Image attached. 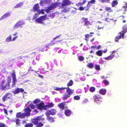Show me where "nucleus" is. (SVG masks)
Masks as SVG:
<instances>
[{"mask_svg": "<svg viewBox=\"0 0 127 127\" xmlns=\"http://www.w3.org/2000/svg\"><path fill=\"white\" fill-rule=\"evenodd\" d=\"M64 113L65 115L68 117L70 116L71 115V110L69 109H66L64 111Z\"/></svg>", "mask_w": 127, "mask_h": 127, "instance_id": "nucleus-19", "label": "nucleus"}, {"mask_svg": "<svg viewBox=\"0 0 127 127\" xmlns=\"http://www.w3.org/2000/svg\"><path fill=\"white\" fill-rule=\"evenodd\" d=\"M123 30L121 32L122 34H124L126 33L127 31V25H125L123 27Z\"/></svg>", "mask_w": 127, "mask_h": 127, "instance_id": "nucleus-23", "label": "nucleus"}, {"mask_svg": "<svg viewBox=\"0 0 127 127\" xmlns=\"http://www.w3.org/2000/svg\"><path fill=\"white\" fill-rule=\"evenodd\" d=\"M111 20V19H110L109 18H107L105 19V21H106V22H110V21Z\"/></svg>", "mask_w": 127, "mask_h": 127, "instance_id": "nucleus-55", "label": "nucleus"}, {"mask_svg": "<svg viewBox=\"0 0 127 127\" xmlns=\"http://www.w3.org/2000/svg\"><path fill=\"white\" fill-rule=\"evenodd\" d=\"M47 120L49 122L51 123H53L54 122V118L50 116L46 115Z\"/></svg>", "mask_w": 127, "mask_h": 127, "instance_id": "nucleus-17", "label": "nucleus"}, {"mask_svg": "<svg viewBox=\"0 0 127 127\" xmlns=\"http://www.w3.org/2000/svg\"><path fill=\"white\" fill-rule=\"evenodd\" d=\"M7 83L5 84V81L4 80H2L1 82L0 83V89L3 90L6 88L7 87V89H9L10 88V83L11 82V77L10 76H8L7 79Z\"/></svg>", "mask_w": 127, "mask_h": 127, "instance_id": "nucleus-2", "label": "nucleus"}, {"mask_svg": "<svg viewBox=\"0 0 127 127\" xmlns=\"http://www.w3.org/2000/svg\"><path fill=\"white\" fill-rule=\"evenodd\" d=\"M38 74V76L39 77H41V78H43V76L40 75V74Z\"/></svg>", "mask_w": 127, "mask_h": 127, "instance_id": "nucleus-62", "label": "nucleus"}, {"mask_svg": "<svg viewBox=\"0 0 127 127\" xmlns=\"http://www.w3.org/2000/svg\"><path fill=\"white\" fill-rule=\"evenodd\" d=\"M19 93H23L24 92V89L22 88H19Z\"/></svg>", "mask_w": 127, "mask_h": 127, "instance_id": "nucleus-50", "label": "nucleus"}, {"mask_svg": "<svg viewBox=\"0 0 127 127\" xmlns=\"http://www.w3.org/2000/svg\"><path fill=\"white\" fill-rule=\"evenodd\" d=\"M5 127V124L1 123H0V127Z\"/></svg>", "mask_w": 127, "mask_h": 127, "instance_id": "nucleus-53", "label": "nucleus"}, {"mask_svg": "<svg viewBox=\"0 0 127 127\" xmlns=\"http://www.w3.org/2000/svg\"><path fill=\"white\" fill-rule=\"evenodd\" d=\"M96 54L98 56H102V50H99L96 52Z\"/></svg>", "mask_w": 127, "mask_h": 127, "instance_id": "nucleus-27", "label": "nucleus"}, {"mask_svg": "<svg viewBox=\"0 0 127 127\" xmlns=\"http://www.w3.org/2000/svg\"><path fill=\"white\" fill-rule=\"evenodd\" d=\"M54 105V104L52 102H48L47 103V105H46V106H47L48 108H51L53 107Z\"/></svg>", "mask_w": 127, "mask_h": 127, "instance_id": "nucleus-30", "label": "nucleus"}, {"mask_svg": "<svg viewBox=\"0 0 127 127\" xmlns=\"http://www.w3.org/2000/svg\"><path fill=\"white\" fill-rule=\"evenodd\" d=\"M95 0H91L88 2L87 4L88 5H89L90 6L92 5L93 4H95Z\"/></svg>", "mask_w": 127, "mask_h": 127, "instance_id": "nucleus-25", "label": "nucleus"}, {"mask_svg": "<svg viewBox=\"0 0 127 127\" xmlns=\"http://www.w3.org/2000/svg\"><path fill=\"white\" fill-rule=\"evenodd\" d=\"M104 84L106 85H108L109 84V82L105 79V80H103V81Z\"/></svg>", "mask_w": 127, "mask_h": 127, "instance_id": "nucleus-42", "label": "nucleus"}, {"mask_svg": "<svg viewBox=\"0 0 127 127\" xmlns=\"http://www.w3.org/2000/svg\"><path fill=\"white\" fill-rule=\"evenodd\" d=\"M93 99L95 102L99 103L102 102L103 98L99 95L95 94L93 96Z\"/></svg>", "mask_w": 127, "mask_h": 127, "instance_id": "nucleus-4", "label": "nucleus"}, {"mask_svg": "<svg viewBox=\"0 0 127 127\" xmlns=\"http://www.w3.org/2000/svg\"><path fill=\"white\" fill-rule=\"evenodd\" d=\"M95 38H93L91 39L90 40V41L91 42H92L95 39Z\"/></svg>", "mask_w": 127, "mask_h": 127, "instance_id": "nucleus-64", "label": "nucleus"}, {"mask_svg": "<svg viewBox=\"0 0 127 127\" xmlns=\"http://www.w3.org/2000/svg\"><path fill=\"white\" fill-rule=\"evenodd\" d=\"M95 69L97 70H99L100 69V66L99 65H95Z\"/></svg>", "mask_w": 127, "mask_h": 127, "instance_id": "nucleus-45", "label": "nucleus"}, {"mask_svg": "<svg viewBox=\"0 0 127 127\" xmlns=\"http://www.w3.org/2000/svg\"><path fill=\"white\" fill-rule=\"evenodd\" d=\"M68 8H64L63 10H62V12L63 13H66L67 12H68L70 10V8H68Z\"/></svg>", "mask_w": 127, "mask_h": 127, "instance_id": "nucleus-39", "label": "nucleus"}, {"mask_svg": "<svg viewBox=\"0 0 127 127\" xmlns=\"http://www.w3.org/2000/svg\"><path fill=\"white\" fill-rule=\"evenodd\" d=\"M106 90L105 89H101L99 91V93L102 95H105L106 92Z\"/></svg>", "mask_w": 127, "mask_h": 127, "instance_id": "nucleus-20", "label": "nucleus"}, {"mask_svg": "<svg viewBox=\"0 0 127 127\" xmlns=\"http://www.w3.org/2000/svg\"><path fill=\"white\" fill-rule=\"evenodd\" d=\"M57 6L56 4L54 3L51 4L48 8L47 10H52L56 8Z\"/></svg>", "mask_w": 127, "mask_h": 127, "instance_id": "nucleus-16", "label": "nucleus"}, {"mask_svg": "<svg viewBox=\"0 0 127 127\" xmlns=\"http://www.w3.org/2000/svg\"><path fill=\"white\" fill-rule=\"evenodd\" d=\"M33 124L32 123H29L26 124L24 126L25 127H32Z\"/></svg>", "mask_w": 127, "mask_h": 127, "instance_id": "nucleus-34", "label": "nucleus"}, {"mask_svg": "<svg viewBox=\"0 0 127 127\" xmlns=\"http://www.w3.org/2000/svg\"><path fill=\"white\" fill-rule=\"evenodd\" d=\"M13 72L11 74V75L12 76L13 78V80L12 81L13 83L12 85V87H14L16 84V82L17 81V80L16 79V75L15 74V72L14 70L13 71Z\"/></svg>", "mask_w": 127, "mask_h": 127, "instance_id": "nucleus-6", "label": "nucleus"}, {"mask_svg": "<svg viewBox=\"0 0 127 127\" xmlns=\"http://www.w3.org/2000/svg\"><path fill=\"white\" fill-rule=\"evenodd\" d=\"M89 90L91 92H93L95 91V88L94 87H91L90 88Z\"/></svg>", "mask_w": 127, "mask_h": 127, "instance_id": "nucleus-40", "label": "nucleus"}, {"mask_svg": "<svg viewBox=\"0 0 127 127\" xmlns=\"http://www.w3.org/2000/svg\"><path fill=\"white\" fill-rule=\"evenodd\" d=\"M56 110L55 109H51L47 111L45 114L46 115L50 116V115H55L56 113Z\"/></svg>", "mask_w": 127, "mask_h": 127, "instance_id": "nucleus-7", "label": "nucleus"}, {"mask_svg": "<svg viewBox=\"0 0 127 127\" xmlns=\"http://www.w3.org/2000/svg\"><path fill=\"white\" fill-rule=\"evenodd\" d=\"M73 84V82L72 80H70L67 83V85L68 87L71 86Z\"/></svg>", "mask_w": 127, "mask_h": 127, "instance_id": "nucleus-36", "label": "nucleus"}, {"mask_svg": "<svg viewBox=\"0 0 127 127\" xmlns=\"http://www.w3.org/2000/svg\"><path fill=\"white\" fill-rule=\"evenodd\" d=\"M81 21L84 24L83 26L87 27L90 25V22L88 20V18L85 17H82L81 18Z\"/></svg>", "mask_w": 127, "mask_h": 127, "instance_id": "nucleus-5", "label": "nucleus"}, {"mask_svg": "<svg viewBox=\"0 0 127 127\" xmlns=\"http://www.w3.org/2000/svg\"><path fill=\"white\" fill-rule=\"evenodd\" d=\"M11 35H10L6 39V41L8 42L12 41Z\"/></svg>", "mask_w": 127, "mask_h": 127, "instance_id": "nucleus-33", "label": "nucleus"}, {"mask_svg": "<svg viewBox=\"0 0 127 127\" xmlns=\"http://www.w3.org/2000/svg\"><path fill=\"white\" fill-rule=\"evenodd\" d=\"M18 34V32H16L15 33H14L12 34V35L13 36H15L17 35Z\"/></svg>", "mask_w": 127, "mask_h": 127, "instance_id": "nucleus-60", "label": "nucleus"}, {"mask_svg": "<svg viewBox=\"0 0 127 127\" xmlns=\"http://www.w3.org/2000/svg\"><path fill=\"white\" fill-rule=\"evenodd\" d=\"M73 98L74 100H78L80 99V97L78 95H75L73 97Z\"/></svg>", "mask_w": 127, "mask_h": 127, "instance_id": "nucleus-41", "label": "nucleus"}, {"mask_svg": "<svg viewBox=\"0 0 127 127\" xmlns=\"http://www.w3.org/2000/svg\"><path fill=\"white\" fill-rule=\"evenodd\" d=\"M52 46L51 45V44L50 43V42L49 43L47 44L46 46V47H48L49 46Z\"/></svg>", "mask_w": 127, "mask_h": 127, "instance_id": "nucleus-56", "label": "nucleus"}, {"mask_svg": "<svg viewBox=\"0 0 127 127\" xmlns=\"http://www.w3.org/2000/svg\"><path fill=\"white\" fill-rule=\"evenodd\" d=\"M120 35L119 36H118L116 37L115 39V41L118 42L119 39H120L121 37L123 38L124 37V35L123 34H122L121 32H120Z\"/></svg>", "mask_w": 127, "mask_h": 127, "instance_id": "nucleus-22", "label": "nucleus"}, {"mask_svg": "<svg viewBox=\"0 0 127 127\" xmlns=\"http://www.w3.org/2000/svg\"><path fill=\"white\" fill-rule=\"evenodd\" d=\"M103 59L104 60H112L110 55L108 56L107 57H104L103 58Z\"/></svg>", "mask_w": 127, "mask_h": 127, "instance_id": "nucleus-46", "label": "nucleus"}, {"mask_svg": "<svg viewBox=\"0 0 127 127\" xmlns=\"http://www.w3.org/2000/svg\"><path fill=\"white\" fill-rule=\"evenodd\" d=\"M79 60L80 61H82L84 59V57L82 56H79L78 57Z\"/></svg>", "mask_w": 127, "mask_h": 127, "instance_id": "nucleus-51", "label": "nucleus"}, {"mask_svg": "<svg viewBox=\"0 0 127 127\" xmlns=\"http://www.w3.org/2000/svg\"><path fill=\"white\" fill-rule=\"evenodd\" d=\"M42 116H40L37 117L36 118H33L32 120V122L34 125H36L37 127H41L43 126V124L41 122L39 121L40 120H44V118H42Z\"/></svg>", "mask_w": 127, "mask_h": 127, "instance_id": "nucleus-3", "label": "nucleus"}, {"mask_svg": "<svg viewBox=\"0 0 127 127\" xmlns=\"http://www.w3.org/2000/svg\"><path fill=\"white\" fill-rule=\"evenodd\" d=\"M90 7V6L89 5H88V4H87V6L86 7H84V9H85L86 11H87L88 10Z\"/></svg>", "mask_w": 127, "mask_h": 127, "instance_id": "nucleus-49", "label": "nucleus"}, {"mask_svg": "<svg viewBox=\"0 0 127 127\" xmlns=\"http://www.w3.org/2000/svg\"><path fill=\"white\" fill-rule=\"evenodd\" d=\"M61 34H60L59 35L57 36L56 37L53 38V40H51V42H50V43H51V45H54V44H55V43L54 42V40H55L58 37H59L61 36Z\"/></svg>", "mask_w": 127, "mask_h": 127, "instance_id": "nucleus-28", "label": "nucleus"}, {"mask_svg": "<svg viewBox=\"0 0 127 127\" xmlns=\"http://www.w3.org/2000/svg\"><path fill=\"white\" fill-rule=\"evenodd\" d=\"M78 6L80 5L81 6L83 5L82 2H80L78 3L77 4Z\"/></svg>", "mask_w": 127, "mask_h": 127, "instance_id": "nucleus-57", "label": "nucleus"}, {"mask_svg": "<svg viewBox=\"0 0 127 127\" xmlns=\"http://www.w3.org/2000/svg\"><path fill=\"white\" fill-rule=\"evenodd\" d=\"M107 51V49H105L104 51H102V52H103L104 53H106Z\"/></svg>", "mask_w": 127, "mask_h": 127, "instance_id": "nucleus-63", "label": "nucleus"}, {"mask_svg": "<svg viewBox=\"0 0 127 127\" xmlns=\"http://www.w3.org/2000/svg\"><path fill=\"white\" fill-rule=\"evenodd\" d=\"M12 122H14L16 123V125L17 126V127H20L21 126V123L20 121V120L18 119L15 118L12 120Z\"/></svg>", "mask_w": 127, "mask_h": 127, "instance_id": "nucleus-14", "label": "nucleus"}, {"mask_svg": "<svg viewBox=\"0 0 127 127\" xmlns=\"http://www.w3.org/2000/svg\"><path fill=\"white\" fill-rule=\"evenodd\" d=\"M65 89L66 90V92L63 94V97H62L63 100H67L70 97V95L73 93L74 90L70 88L69 87L66 88L62 87L61 88L56 87L54 88V90L60 91Z\"/></svg>", "mask_w": 127, "mask_h": 127, "instance_id": "nucleus-1", "label": "nucleus"}, {"mask_svg": "<svg viewBox=\"0 0 127 127\" xmlns=\"http://www.w3.org/2000/svg\"><path fill=\"white\" fill-rule=\"evenodd\" d=\"M71 4V2L69 0H63L61 6L64 7L65 5H70Z\"/></svg>", "mask_w": 127, "mask_h": 127, "instance_id": "nucleus-12", "label": "nucleus"}, {"mask_svg": "<svg viewBox=\"0 0 127 127\" xmlns=\"http://www.w3.org/2000/svg\"><path fill=\"white\" fill-rule=\"evenodd\" d=\"M46 19L45 16H42L37 18L35 20V21H37L38 23L43 24L44 23L43 21L45 20Z\"/></svg>", "mask_w": 127, "mask_h": 127, "instance_id": "nucleus-10", "label": "nucleus"}, {"mask_svg": "<svg viewBox=\"0 0 127 127\" xmlns=\"http://www.w3.org/2000/svg\"><path fill=\"white\" fill-rule=\"evenodd\" d=\"M14 94H16L19 93L18 88L16 89L14 91L12 92Z\"/></svg>", "mask_w": 127, "mask_h": 127, "instance_id": "nucleus-43", "label": "nucleus"}, {"mask_svg": "<svg viewBox=\"0 0 127 127\" xmlns=\"http://www.w3.org/2000/svg\"><path fill=\"white\" fill-rule=\"evenodd\" d=\"M123 8L125 9V11L126 12L127 11V10L126 9L127 8V5L126 6H124L123 7Z\"/></svg>", "mask_w": 127, "mask_h": 127, "instance_id": "nucleus-59", "label": "nucleus"}, {"mask_svg": "<svg viewBox=\"0 0 127 127\" xmlns=\"http://www.w3.org/2000/svg\"><path fill=\"white\" fill-rule=\"evenodd\" d=\"M12 96V95L10 93H7L3 96L2 98L3 101H5L8 99L10 98Z\"/></svg>", "mask_w": 127, "mask_h": 127, "instance_id": "nucleus-9", "label": "nucleus"}, {"mask_svg": "<svg viewBox=\"0 0 127 127\" xmlns=\"http://www.w3.org/2000/svg\"><path fill=\"white\" fill-rule=\"evenodd\" d=\"M118 3V2L117 0H115L113 1L112 3V7H114L116 5H117Z\"/></svg>", "mask_w": 127, "mask_h": 127, "instance_id": "nucleus-37", "label": "nucleus"}, {"mask_svg": "<svg viewBox=\"0 0 127 127\" xmlns=\"http://www.w3.org/2000/svg\"><path fill=\"white\" fill-rule=\"evenodd\" d=\"M58 107L59 108L63 110L64 108V104L63 103H59L58 105Z\"/></svg>", "mask_w": 127, "mask_h": 127, "instance_id": "nucleus-26", "label": "nucleus"}, {"mask_svg": "<svg viewBox=\"0 0 127 127\" xmlns=\"http://www.w3.org/2000/svg\"><path fill=\"white\" fill-rule=\"evenodd\" d=\"M84 9V7H83L82 6H81L78 9L80 11H82Z\"/></svg>", "mask_w": 127, "mask_h": 127, "instance_id": "nucleus-52", "label": "nucleus"}, {"mask_svg": "<svg viewBox=\"0 0 127 127\" xmlns=\"http://www.w3.org/2000/svg\"><path fill=\"white\" fill-rule=\"evenodd\" d=\"M105 9L109 12H111L113 11V10L110 7H106L105 8Z\"/></svg>", "mask_w": 127, "mask_h": 127, "instance_id": "nucleus-35", "label": "nucleus"}, {"mask_svg": "<svg viewBox=\"0 0 127 127\" xmlns=\"http://www.w3.org/2000/svg\"><path fill=\"white\" fill-rule=\"evenodd\" d=\"M38 14L37 13H35L34 14L33 16V19H35L37 17H38Z\"/></svg>", "mask_w": 127, "mask_h": 127, "instance_id": "nucleus-47", "label": "nucleus"}, {"mask_svg": "<svg viewBox=\"0 0 127 127\" xmlns=\"http://www.w3.org/2000/svg\"><path fill=\"white\" fill-rule=\"evenodd\" d=\"M44 105V104L43 103L41 102L37 105V108L39 110H43V105Z\"/></svg>", "mask_w": 127, "mask_h": 127, "instance_id": "nucleus-21", "label": "nucleus"}, {"mask_svg": "<svg viewBox=\"0 0 127 127\" xmlns=\"http://www.w3.org/2000/svg\"><path fill=\"white\" fill-rule=\"evenodd\" d=\"M28 107H30L32 109H33L35 108V106L32 103H31L30 104Z\"/></svg>", "mask_w": 127, "mask_h": 127, "instance_id": "nucleus-38", "label": "nucleus"}, {"mask_svg": "<svg viewBox=\"0 0 127 127\" xmlns=\"http://www.w3.org/2000/svg\"><path fill=\"white\" fill-rule=\"evenodd\" d=\"M47 106H46V105H45V106H44V105H43V109L44 110H46L47 109Z\"/></svg>", "mask_w": 127, "mask_h": 127, "instance_id": "nucleus-54", "label": "nucleus"}, {"mask_svg": "<svg viewBox=\"0 0 127 127\" xmlns=\"http://www.w3.org/2000/svg\"><path fill=\"white\" fill-rule=\"evenodd\" d=\"M40 101H41L39 99H36L33 101V102L34 104H36L37 103H39Z\"/></svg>", "mask_w": 127, "mask_h": 127, "instance_id": "nucleus-44", "label": "nucleus"}, {"mask_svg": "<svg viewBox=\"0 0 127 127\" xmlns=\"http://www.w3.org/2000/svg\"><path fill=\"white\" fill-rule=\"evenodd\" d=\"M18 37V36H17L14 37L12 38V40L13 41H14L16 39V38Z\"/></svg>", "mask_w": 127, "mask_h": 127, "instance_id": "nucleus-58", "label": "nucleus"}, {"mask_svg": "<svg viewBox=\"0 0 127 127\" xmlns=\"http://www.w3.org/2000/svg\"><path fill=\"white\" fill-rule=\"evenodd\" d=\"M24 111L25 112L24 113L26 116L28 117L30 115L31 110L29 107H27L24 109Z\"/></svg>", "mask_w": 127, "mask_h": 127, "instance_id": "nucleus-11", "label": "nucleus"}, {"mask_svg": "<svg viewBox=\"0 0 127 127\" xmlns=\"http://www.w3.org/2000/svg\"><path fill=\"white\" fill-rule=\"evenodd\" d=\"M3 111H4V113L6 115H8V113H7V109L6 108H4L3 109Z\"/></svg>", "mask_w": 127, "mask_h": 127, "instance_id": "nucleus-48", "label": "nucleus"}, {"mask_svg": "<svg viewBox=\"0 0 127 127\" xmlns=\"http://www.w3.org/2000/svg\"><path fill=\"white\" fill-rule=\"evenodd\" d=\"M39 8V7L38 4V3L34 5L33 8V10L34 12L37 11H39V14L41 13V11L40 10L38 9Z\"/></svg>", "mask_w": 127, "mask_h": 127, "instance_id": "nucleus-15", "label": "nucleus"}, {"mask_svg": "<svg viewBox=\"0 0 127 127\" xmlns=\"http://www.w3.org/2000/svg\"><path fill=\"white\" fill-rule=\"evenodd\" d=\"M87 66L88 67L90 68H92L94 67V65L92 63H88Z\"/></svg>", "mask_w": 127, "mask_h": 127, "instance_id": "nucleus-31", "label": "nucleus"}, {"mask_svg": "<svg viewBox=\"0 0 127 127\" xmlns=\"http://www.w3.org/2000/svg\"><path fill=\"white\" fill-rule=\"evenodd\" d=\"M10 16V14L9 13H6L3 15L0 18V20L5 19L6 18Z\"/></svg>", "mask_w": 127, "mask_h": 127, "instance_id": "nucleus-24", "label": "nucleus"}, {"mask_svg": "<svg viewBox=\"0 0 127 127\" xmlns=\"http://www.w3.org/2000/svg\"><path fill=\"white\" fill-rule=\"evenodd\" d=\"M16 117L18 119L20 118L22 119L25 118L26 116L24 113H22L21 112H20L17 113Z\"/></svg>", "mask_w": 127, "mask_h": 127, "instance_id": "nucleus-13", "label": "nucleus"}, {"mask_svg": "<svg viewBox=\"0 0 127 127\" xmlns=\"http://www.w3.org/2000/svg\"><path fill=\"white\" fill-rule=\"evenodd\" d=\"M23 4V2H21L17 4L16 6L14 7V8H17L20 7L21 6H22Z\"/></svg>", "mask_w": 127, "mask_h": 127, "instance_id": "nucleus-29", "label": "nucleus"}, {"mask_svg": "<svg viewBox=\"0 0 127 127\" xmlns=\"http://www.w3.org/2000/svg\"><path fill=\"white\" fill-rule=\"evenodd\" d=\"M92 36V35H90L89 34H86L85 35V39L86 41H88V38H90Z\"/></svg>", "mask_w": 127, "mask_h": 127, "instance_id": "nucleus-32", "label": "nucleus"}, {"mask_svg": "<svg viewBox=\"0 0 127 127\" xmlns=\"http://www.w3.org/2000/svg\"><path fill=\"white\" fill-rule=\"evenodd\" d=\"M26 123V120H24L22 121V123L23 124H25Z\"/></svg>", "mask_w": 127, "mask_h": 127, "instance_id": "nucleus-61", "label": "nucleus"}, {"mask_svg": "<svg viewBox=\"0 0 127 127\" xmlns=\"http://www.w3.org/2000/svg\"><path fill=\"white\" fill-rule=\"evenodd\" d=\"M25 23L23 21H19L17 22L14 25L13 28L15 29H16L21 26L25 24Z\"/></svg>", "mask_w": 127, "mask_h": 127, "instance_id": "nucleus-8", "label": "nucleus"}, {"mask_svg": "<svg viewBox=\"0 0 127 127\" xmlns=\"http://www.w3.org/2000/svg\"><path fill=\"white\" fill-rule=\"evenodd\" d=\"M117 50H114L112 52L111 54L110 55L111 59H113L114 57H116L117 53H116Z\"/></svg>", "mask_w": 127, "mask_h": 127, "instance_id": "nucleus-18", "label": "nucleus"}]
</instances>
